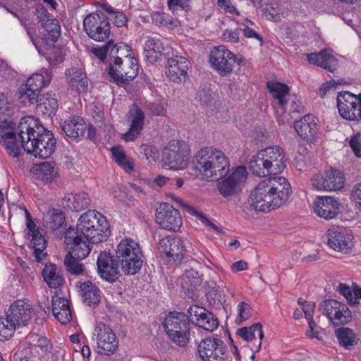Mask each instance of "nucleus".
Here are the masks:
<instances>
[{"label": "nucleus", "instance_id": "f257e3e1", "mask_svg": "<svg viewBox=\"0 0 361 361\" xmlns=\"http://www.w3.org/2000/svg\"><path fill=\"white\" fill-rule=\"evenodd\" d=\"M18 137L23 149L35 157L49 158L56 149V140L53 133L33 117H25L20 120Z\"/></svg>", "mask_w": 361, "mask_h": 361}, {"label": "nucleus", "instance_id": "f03ea898", "mask_svg": "<svg viewBox=\"0 0 361 361\" xmlns=\"http://www.w3.org/2000/svg\"><path fill=\"white\" fill-rule=\"evenodd\" d=\"M291 186L283 176H274L260 181L250 195V206L256 211L269 212L288 200Z\"/></svg>", "mask_w": 361, "mask_h": 361}, {"label": "nucleus", "instance_id": "7ed1b4c3", "mask_svg": "<svg viewBox=\"0 0 361 361\" xmlns=\"http://www.w3.org/2000/svg\"><path fill=\"white\" fill-rule=\"evenodd\" d=\"M192 169L202 180H218L229 171L228 158L219 149L204 147L196 152L192 159Z\"/></svg>", "mask_w": 361, "mask_h": 361}, {"label": "nucleus", "instance_id": "20e7f679", "mask_svg": "<svg viewBox=\"0 0 361 361\" xmlns=\"http://www.w3.org/2000/svg\"><path fill=\"white\" fill-rule=\"evenodd\" d=\"M89 213L90 210L83 213L78 219L76 228L69 227L65 233L64 243L67 246H71L68 253L78 260L85 259L90 252Z\"/></svg>", "mask_w": 361, "mask_h": 361}, {"label": "nucleus", "instance_id": "39448f33", "mask_svg": "<svg viewBox=\"0 0 361 361\" xmlns=\"http://www.w3.org/2000/svg\"><path fill=\"white\" fill-rule=\"evenodd\" d=\"M129 47L121 43L114 46L110 51V63L108 74L116 84H123L133 80L138 74L137 60L132 56L126 55L124 58L116 56L121 50H128Z\"/></svg>", "mask_w": 361, "mask_h": 361}, {"label": "nucleus", "instance_id": "423d86ee", "mask_svg": "<svg viewBox=\"0 0 361 361\" xmlns=\"http://www.w3.org/2000/svg\"><path fill=\"white\" fill-rule=\"evenodd\" d=\"M267 88L274 98V107L278 117V122L284 124L289 120V114L286 115V111L300 112L303 106L300 97L295 94H288V85L278 82L269 81Z\"/></svg>", "mask_w": 361, "mask_h": 361}, {"label": "nucleus", "instance_id": "0eeeda50", "mask_svg": "<svg viewBox=\"0 0 361 361\" xmlns=\"http://www.w3.org/2000/svg\"><path fill=\"white\" fill-rule=\"evenodd\" d=\"M116 259L121 270L127 275H134L142 266V253L139 243L135 240L126 238L120 241L116 250Z\"/></svg>", "mask_w": 361, "mask_h": 361}, {"label": "nucleus", "instance_id": "6e6552de", "mask_svg": "<svg viewBox=\"0 0 361 361\" xmlns=\"http://www.w3.org/2000/svg\"><path fill=\"white\" fill-rule=\"evenodd\" d=\"M209 62L214 70L221 76L231 75L233 69V63L244 66L245 61L241 56L234 54L223 45L214 47L209 54Z\"/></svg>", "mask_w": 361, "mask_h": 361}, {"label": "nucleus", "instance_id": "1a4fd4ad", "mask_svg": "<svg viewBox=\"0 0 361 361\" xmlns=\"http://www.w3.org/2000/svg\"><path fill=\"white\" fill-rule=\"evenodd\" d=\"M164 327L169 338L179 346H185L190 339V324L179 312H170L165 318Z\"/></svg>", "mask_w": 361, "mask_h": 361}, {"label": "nucleus", "instance_id": "9d476101", "mask_svg": "<svg viewBox=\"0 0 361 361\" xmlns=\"http://www.w3.org/2000/svg\"><path fill=\"white\" fill-rule=\"evenodd\" d=\"M190 147L183 141L172 140L163 152V162L172 170L185 169L190 159Z\"/></svg>", "mask_w": 361, "mask_h": 361}, {"label": "nucleus", "instance_id": "9b49d317", "mask_svg": "<svg viewBox=\"0 0 361 361\" xmlns=\"http://www.w3.org/2000/svg\"><path fill=\"white\" fill-rule=\"evenodd\" d=\"M92 338L96 342L94 350L99 354L109 356L118 349V341L114 332L104 323L95 326Z\"/></svg>", "mask_w": 361, "mask_h": 361}, {"label": "nucleus", "instance_id": "f8f14e48", "mask_svg": "<svg viewBox=\"0 0 361 361\" xmlns=\"http://www.w3.org/2000/svg\"><path fill=\"white\" fill-rule=\"evenodd\" d=\"M337 107L340 116L348 121L361 120V93L354 94L350 92H339Z\"/></svg>", "mask_w": 361, "mask_h": 361}, {"label": "nucleus", "instance_id": "ddd939ff", "mask_svg": "<svg viewBox=\"0 0 361 361\" xmlns=\"http://www.w3.org/2000/svg\"><path fill=\"white\" fill-rule=\"evenodd\" d=\"M319 310L334 326L345 324L352 319V313L348 306L336 300H324L319 305Z\"/></svg>", "mask_w": 361, "mask_h": 361}, {"label": "nucleus", "instance_id": "4468645a", "mask_svg": "<svg viewBox=\"0 0 361 361\" xmlns=\"http://www.w3.org/2000/svg\"><path fill=\"white\" fill-rule=\"evenodd\" d=\"M42 73H35L30 76L25 85L20 87L19 91L20 99L23 102L25 99L32 104L39 95V92L42 87L47 84L49 83L51 80V74L49 70L42 69Z\"/></svg>", "mask_w": 361, "mask_h": 361}, {"label": "nucleus", "instance_id": "2eb2a0df", "mask_svg": "<svg viewBox=\"0 0 361 361\" xmlns=\"http://www.w3.org/2000/svg\"><path fill=\"white\" fill-rule=\"evenodd\" d=\"M197 351L202 361H224L226 348L221 339L207 337L200 341Z\"/></svg>", "mask_w": 361, "mask_h": 361}, {"label": "nucleus", "instance_id": "dca6fc26", "mask_svg": "<svg viewBox=\"0 0 361 361\" xmlns=\"http://www.w3.org/2000/svg\"><path fill=\"white\" fill-rule=\"evenodd\" d=\"M16 123L4 119L0 122V143L6 147L8 154L13 157H18L21 152V142L14 131Z\"/></svg>", "mask_w": 361, "mask_h": 361}, {"label": "nucleus", "instance_id": "f3484780", "mask_svg": "<svg viewBox=\"0 0 361 361\" xmlns=\"http://www.w3.org/2000/svg\"><path fill=\"white\" fill-rule=\"evenodd\" d=\"M328 245L335 251L347 253L354 246L352 231L345 227L334 226L327 231Z\"/></svg>", "mask_w": 361, "mask_h": 361}, {"label": "nucleus", "instance_id": "a211bd4d", "mask_svg": "<svg viewBox=\"0 0 361 361\" xmlns=\"http://www.w3.org/2000/svg\"><path fill=\"white\" fill-rule=\"evenodd\" d=\"M311 181L312 187L318 190L334 191L343 188L345 177L340 171L331 169L324 173L315 174Z\"/></svg>", "mask_w": 361, "mask_h": 361}, {"label": "nucleus", "instance_id": "6ab92c4d", "mask_svg": "<svg viewBox=\"0 0 361 361\" xmlns=\"http://www.w3.org/2000/svg\"><path fill=\"white\" fill-rule=\"evenodd\" d=\"M145 114L137 104H133L130 106L126 115L128 130L121 135V139L126 142L135 140L141 133L145 124Z\"/></svg>", "mask_w": 361, "mask_h": 361}, {"label": "nucleus", "instance_id": "aec40b11", "mask_svg": "<svg viewBox=\"0 0 361 361\" xmlns=\"http://www.w3.org/2000/svg\"><path fill=\"white\" fill-rule=\"evenodd\" d=\"M155 217L157 223L165 230L176 231L182 225L179 212L169 203L161 204L157 208Z\"/></svg>", "mask_w": 361, "mask_h": 361}, {"label": "nucleus", "instance_id": "412c9836", "mask_svg": "<svg viewBox=\"0 0 361 361\" xmlns=\"http://www.w3.org/2000/svg\"><path fill=\"white\" fill-rule=\"evenodd\" d=\"M97 272L99 276L108 281L115 282L119 278L118 259L106 251L102 252L97 257Z\"/></svg>", "mask_w": 361, "mask_h": 361}, {"label": "nucleus", "instance_id": "4be33fe9", "mask_svg": "<svg viewBox=\"0 0 361 361\" xmlns=\"http://www.w3.org/2000/svg\"><path fill=\"white\" fill-rule=\"evenodd\" d=\"M247 169L245 166L237 167L226 178L218 183L219 192L225 197L233 195L241 189V184L247 178Z\"/></svg>", "mask_w": 361, "mask_h": 361}, {"label": "nucleus", "instance_id": "5701e85b", "mask_svg": "<svg viewBox=\"0 0 361 361\" xmlns=\"http://www.w3.org/2000/svg\"><path fill=\"white\" fill-rule=\"evenodd\" d=\"M341 204L332 196L317 197L313 203L316 215L326 220L335 219L339 212Z\"/></svg>", "mask_w": 361, "mask_h": 361}, {"label": "nucleus", "instance_id": "b1692460", "mask_svg": "<svg viewBox=\"0 0 361 361\" xmlns=\"http://www.w3.org/2000/svg\"><path fill=\"white\" fill-rule=\"evenodd\" d=\"M188 316L196 325L209 331H213L219 326V320L212 313L206 309L197 306H191L188 310Z\"/></svg>", "mask_w": 361, "mask_h": 361}, {"label": "nucleus", "instance_id": "393cba45", "mask_svg": "<svg viewBox=\"0 0 361 361\" xmlns=\"http://www.w3.org/2000/svg\"><path fill=\"white\" fill-rule=\"evenodd\" d=\"M189 61L180 56H176L168 60L166 75L173 82L179 83L188 77Z\"/></svg>", "mask_w": 361, "mask_h": 361}, {"label": "nucleus", "instance_id": "a878e982", "mask_svg": "<svg viewBox=\"0 0 361 361\" xmlns=\"http://www.w3.org/2000/svg\"><path fill=\"white\" fill-rule=\"evenodd\" d=\"M61 128L66 136L77 141L85 137V132L90 135V127H87L82 117L75 116L64 120L61 124Z\"/></svg>", "mask_w": 361, "mask_h": 361}, {"label": "nucleus", "instance_id": "bb28decb", "mask_svg": "<svg viewBox=\"0 0 361 361\" xmlns=\"http://www.w3.org/2000/svg\"><path fill=\"white\" fill-rule=\"evenodd\" d=\"M33 309L26 301L18 300L9 307L6 314L18 326H26L32 319Z\"/></svg>", "mask_w": 361, "mask_h": 361}, {"label": "nucleus", "instance_id": "cd10ccee", "mask_svg": "<svg viewBox=\"0 0 361 361\" xmlns=\"http://www.w3.org/2000/svg\"><path fill=\"white\" fill-rule=\"evenodd\" d=\"M110 226L102 214L93 211L92 218V244L106 241L110 235Z\"/></svg>", "mask_w": 361, "mask_h": 361}, {"label": "nucleus", "instance_id": "c85d7f7f", "mask_svg": "<svg viewBox=\"0 0 361 361\" xmlns=\"http://www.w3.org/2000/svg\"><path fill=\"white\" fill-rule=\"evenodd\" d=\"M159 250L173 260L181 259L185 251L183 242L180 238L170 236L159 240Z\"/></svg>", "mask_w": 361, "mask_h": 361}, {"label": "nucleus", "instance_id": "c756f323", "mask_svg": "<svg viewBox=\"0 0 361 361\" xmlns=\"http://www.w3.org/2000/svg\"><path fill=\"white\" fill-rule=\"evenodd\" d=\"M267 159L271 175L281 173L286 167V158L283 149L279 146H273L263 149Z\"/></svg>", "mask_w": 361, "mask_h": 361}, {"label": "nucleus", "instance_id": "7c9ffc66", "mask_svg": "<svg viewBox=\"0 0 361 361\" xmlns=\"http://www.w3.org/2000/svg\"><path fill=\"white\" fill-rule=\"evenodd\" d=\"M294 127L298 135L304 140L312 141L317 135V118L313 115L307 114L296 121Z\"/></svg>", "mask_w": 361, "mask_h": 361}, {"label": "nucleus", "instance_id": "2f4dec72", "mask_svg": "<svg viewBox=\"0 0 361 361\" xmlns=\"http://www.w3.org/2000/svg\"><path fill=\"white\" fill-rule=\"evenodd\" d=\"M41 25L44 29L45 32L43 34L44 39L51 42H56L60 36V25L57 19L53 18L52 16L43 11L39 16Z\"/></svg>", "mask_w": 361, "mask_h": 361}, {"label": "nucleus", "instance_id": "473e14b6", "mask_svg": "<svg viewBox=\"0 0 361 361\" xmlns=\"http://www.w3.org/2000/svg\"><path fill=\"white\" fill-rule=\"evenodd\" d=\"M51 310L54 317L61 324L66 325L72 320L69 300L64 297L59 295L52 297Z\"/></svg>", "mask_w": 361, "mask_h": 361}, {"label": "nucleus", "instance_id": "72a5a7b5", "mask_svg": "<svg viewBox=\"0 0 361 361\" xmlns=\"http://www.w3.org/2000/svg\"><path fill=\"white\" fill-rule=\"evenodd\" d=\"M307 59L311 64L317 65L331 72L338 66V61L331 50L324 49L319 53L307 54Z\"/></svg>", "mask_w": 361, "mask_h": 361}, {"label": "nucleus", "instance_id": "f704fd0d", "mask_svg": "<svg viewBox=\"0 0 361 361\" xmlns=\"http://www.w3.org/2000/svg\"><path fill=\"white\" fill-rule=\"evenodd\" d=\"M68 83L71 87L75 89L78 93H87L88 81L86 74L81 68L73 67L66 71Z\"/></svg>", "mask_w": 361, "mask_h": 361}, {"label": "nucleus", "instance_id": "c9c22d12", "mask_svg": "<svg viewBox=\"0 0 361 361\" xmlns=\"http://www.w3.org/2000/svg\"><path fill=\"white\" fill-rule=\"evenodd\" d=\"M36 111L39 114L50 116L55 114L58 108V101L51 93L36 96Z\"/></svg>", "mask_w": 361, "mask_h": 361}, {"label": "nucleus", "instance_id": "e433bc0d", "mask_svg": "<svg viewBox=\"0 0 361 361\" xmlns=\"http://www.w3.org/2000/svg\"><path fill=\"white\" fill-rule=\"evenodd\" d=\"M44 280L51 288H57L64 283L61 270L55 264L47 263L42 271Z\"/></svg>", "mask_w": 361, "mask_h": 361}, {"label": "nucleus", "instance_id": "4c0bfd02", "mask_svg": "<svg viewBox=\"0 0 361 361\" xmlns=\"http://www.w3.org/2000/svg\"><path fill=\"white\" fill-rule=\"evenodd\" d=\"M249 168L251 172L257 176L265 177L271 175L263 149L259 150L252 157L249 163Z\"/></svg>", "mask_w": 361, "mask_h": 361}, {"label": "nucleus", "instance_id": "58836bf2", "mask_svg": "<svg viewBox=\"0 0 361 361\" xmlns=\"http://www.w3.org/2000/svg\"><path fill=\"white\" fill-rule=\"evenodd\" d=\"M92 18L97 22L99 21L95 32L92 35V39L95 41L101 42L107 39L110 33V24L108 18L101 11H95L92 12Z\"/></svg>", "mask_w": 361, "mask_h": 361}, {"label": "nucleus", "instance_id": "ea45409f", "mask_svg": "<svg viewBox=\"0 0 361 361\" xmlns=\"http://www.w3.org/2000/svg\"><path fill=\"white\" fill-rule=\"evenodd\" d=\"M163 44L159 38L148 37L145 44L144 54L146 60L154 63L159 60L163 55Z\"/></svg>", "mask_w": 361, "mask_h": 361}, {"label": "nucleus", "instance_id": "a19ab883", "mask_svg": "<svg viewBox=\"0 0 361 361\" xmlns=\"http://www.w3.org/2000/svg\"><path fill=\"white\" fill-rule=\"evenodd\" d=\"M110 151L114 161L126 173H130L134 170V162L132 159L126 154L122 146L114 145L110 149Z\"/></svg>", "mask_w": 361, "mask_h": 361}, {"label": "nucleus", "instance_id": "79ce46f5", "mask_svg": "<svg viewBox=\"0 0 361 361\" xmlns=\"http://www.w3.org/2000/svg\"><path fill=\"white\" fill-rule=\"evenodd\" d=\"M34 173L43 181L51 182L58 177V168L54 161H44L35 167Z\"/></svg>", "mask_w": 361, "mask_h": 361}, {"label": "nucleus", "instance_id": "37998d69", "mask_svg": "<svg viewBox=\"0 0 361 361\" xmlns=\"http://www.w3.org/2000/svg\"><path fill=\"white\" fill-rule=\"evenodd\" d=\"M238 334L244 340L250 341L255 339L257 337L259 338V343L257 345V351H259L261 347V341L264 338V332L262 326L259 323L253 324L250 327H243L238 330Z\"/></svg>", "mask_w": 361, "mask_h": 361}, {"label": "nucleus", "instance_id": "c03bdc74", "mask_svg": "<svg viewBox=\"0 0 361 361\" xmlns=\"http://www.w3.org/2000/svg\"><path fill=\"white\" fill-rule=\"evenodd\" d=\"M336 336L340 345L345 348H349L357 344L355 334L348 327L338 328L336 331Z\"/></svg>", "mask_w": 361, "mask_h": 361}, {"label": "nucleus", "instance_id": "a18cd8bd", "mask_svg": "<svg viewBox=\"0 0 361 361\" xmlns=\"http://www.w3.org/2000/svg\"><path fill=\"white\" fill-rule=\"evenodd\" d=\"M92 5L100 6L111 15V20L117 27H123L127 23V17L123 12L114 11L113 8L104 2L92 1Z\"/></svg>", "mask_w": 361, "mask_h": 361}, {"label": "nucleus", "instance_id": "49530a36", "mask_svg": "<svg viewBox=\"0 0 361 361\" xmlns=\"http://www.w3.org/2000/svg\"><path fill=\"white\" fill-rule=\"evenodd\" d=\"M152 20L154 24L166 27L169 29H173L178 26V23L177 19L164 12L153 13L152 14Z\"/></svg>", "mask_w": 361, "mask_h": 361}, {"label": "nucleus", "instance_id": "de8ad7c7", "mask_svg": "<svg viewBox=\"0 0 361 361\" xmlns=\"http://www.w3.org/2000/svg\"><path fill=\"white\" fill-rule=\"evenodd\" d=\"M16 327H18L14 322H12L8 317H0V337L4 339H9L14 334Z\"/></svg>", "mask_w": 361, "mask_h": 361}, {"label": "nucleus", "instance_id": "09e8293b", "mask_svg": "<svg viewBox=\"0 0 361 361\" xmlns=\"http://www.w3.org/2000/svg\"><path fill=\"white\" fill-rule=\"evenodd\" d=\"M76 260L78 259L73 257L71 253H67L65 256L63 264L68 272L73 275L78 276L83 273L84 267L82 264L76 262Z\"/></svg>", "mask_w": 361, "mask_h": 361}, {"label": "nucleus", "instance_id": "8fccbe9b", "mask_svg": "<svg viewBox=\"0 0 361 361\" xmlns=\"http://www.w3.org/2000/svg\"><path fill=\"white\" fill-rule=\"evenodd\" d=\"M31 237V241L33 243L35 256L37 261L39 262L42 259L41 255L47 247V241L39 232L36 234H32Z\"/></svg>", "mask_w": 361, "mask_h": 361}, {"label": "nucleus", "instance_id": "3c124183", "mask_svg": "<svg viewBox=\"0 0 361 361\" xmlns=\"http://www.w3.org/2000/svg\"><path fill=\"white\" fill-rule=\"evenodd\" d=\"M114 46H119V44H114L113 40H109L106 44L101 47L92 46V54L100 61L104 62L109 51L110 52Z\"/></svg>", "mask_w": 361, "mask_h": 361}, {"label": "nucleus", "instance_id": "603ef678", "mask_svg": "<svg viewBox=\"0 0 361 361\" xmlns=\"http://www.w3.org/2000/svg\"><path fill=\"white\" fill-rule=\"evenodd\" d=\"M348 146L357 158H361V133H356L346 139Z\"/></svg>", "mask_w": 361, "mask_h": 361}, {"label": "nucleus", "instance_id": "864d4df0", "mask_svg": "<svg viewBox=\"0 0 361 361\" xmlns=\"http://www.w3.org/2000/svg\"><path fill=\"white\" fill-rule=\"evenodd\" d=\"M31 338H32V342H36L32 344L34 348H39L44 353H51L53 345L48 338L44 336H39L38 335L32 336Z\"/></svg>", "mask_w": 361, "mask_h": 361}, {"label": "nucleus", "instance_id": "5fc2aeb1", "mask_svg": "<svg viewBox=\"0 0 361 361\" xmlns=\"http://www.w3.org/2000/svg\"><path fill=\"white\" fill-rule=\"evenodd\" d=\"M78 291L83 302L90 306V280L79 282L77 284Z\"/></svg>", "mask_w": 361, "mask_h": 361}, {"label": "nucleus", "instance_id": "6e6d98bb", "mask_svg": "<svg viewBox=\"0 0 361 361\" xmlns=\"http://www.w3.org/2000/svg\"><path fill=\"white\" fill-rule=\"evenodd\" d=\"M350 198L355 209L361 212V182L353 185Z\"/></svg>", "mask_w": 361, "mask_h": 361}, {"label": "nucleus", "instance_id": "4d7b16f0", "mask_svg": "<svg viewBox=\"0 0 361 361\" xmlns=\"http://www.w3.org/2000/svg\"><path fill=\"white\" fill-rule=\"evenodd\" d=\"M147 109L152 116H164L166 114V104L164 102H152L147 105Z\"/></svg>", "mask_w": 361, "mask_h": 361}, {"label": "nucleus", "instance_id": "13d9d810", "mask_svg": "<svg viewBox=\"0 0 361 361\" xmlns=\"http://www.w3.org/2000/svg\"><path fill=\"white\" fill-rule=\"evenodd\" d=\"M237 312L238 322H245L251 316V307L247 303L240 302L237 306Z\"/></svg>", "mask_w": 361, "mask_h": 361}, {"label": "nucleus", "instance_id": "bf43d9fd", "mask_svg": "<svg viewBox=\"0 0 361 361\" xmlns=\"http://www.w3.org/2000/svg\"><path fill=\"white\" fill-rule=\"evenodd\" d=\"M168 6L172 11L178 10L187 11L191 6L190 0H167Z\"/></svg>", "mask_w": 361, "mask_h": 361}, {"label": "nucleus", "instance_id": "052dcab7", "mask_svg": "<svg viewBox=\"0 0 361 361\" xmlns=\"http://www.w3.org/2000/svg\"><path fill=\"white\" fill-rule=\"evenodd\" d=\"M184 279L187 280L191 286L199 285L202 281L201 274L193 269L186 271Z\"/></svg>", "mask_w": 361, "mask_h": 361}, {"label": "nucleus", "instance_id": "680f3d73", "mask_svg": "<svg viewBox=\"0 0 361 361\" xmlns=\"http://www.w3.org/2000/svg\"><path fill=\"white\" fill-rule=\"evenodd\" d=\"M338 290L350 303H356L355 290L353 291L348 285L345 283H340L338 286Z\"/></svg>", "mask_w": 361, "mask_h": 361}, {"label": "nucleus", "instance_id": "e2e57ef3", "mask_svg": "<svg viewBox=\"0 0 361 361\" xmlns=\"http://www.w3.org/2000/svg\"><path fill=\"white\" fill-rule=\"evenodd\" d=\"M217 5L226 13L235 14L237 16L240 14L231 0H217Z\"/></svg>", "mask_w": 361, "mask_h": 361}, {"label": "nucleus", "instance_id": "0e129e2a", "mask_svg": "<svg viewBox=\"0 0 361 361\" xmlns=\"http://www.w3.org/2000/svg\"><path fill=\"white\" fill-rule=\"evenodd\" d=\"M308 329L306 331V335L310 338H317L319 341L322 340L319 336L321 328H319L313 319L307 320Z\"/></svg>", "mask_w": 361, "mask_h": 361}, {"label": "nucleus", "instance_id": "69168bd1", "mask_svg": "<svg viewBox=\"0 0 361 361\" xmlns=\"http://www.w3.org/2000/svg\"><path fill=\"white\" fill-rule=\"evenodd\" d=\"M64 224H66L65 216L62 212H56L52 214L50 225L53 230L62 228Z\"/></svg>", "mask_w": 361, "mask_h": 361}, {"label": "nucleus", "instance_id": "338daca9", "mask_svg": "<svg viewBox=\"0 0 361 361\" xmlns=\"http://www.w3.org/2000/svg\"><path fill=\"white\" fill-rule=\"evenodd\" d=\"M142 148L145 155V157L147 160H153L154 161L158 157V150L157 148L154 147L152 145H142Z\"/></svg>", "mask_w": 361, "mask_h": 361}, {"label": "nucleus", "instance_id": "774afa93", "mask_svg": "<svg viewBox=\"0 0 361 361\" xmlns=\"http://www.w3.org/2000/svg\"><path fill=\"white\" fill-rule=\"evenodd\" d=\"M222 39L228 42L236 43L239 40V34L237 30L226 29L223 32Z\"/></svg>", "mask_w": 361, "mask_h": 361}]
</instances>
